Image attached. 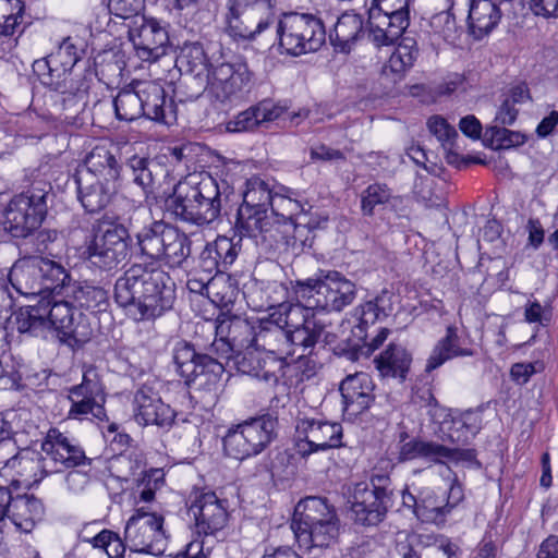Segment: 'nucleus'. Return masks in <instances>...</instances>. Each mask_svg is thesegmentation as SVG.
<instances>
[{
    "instance_id": "1",
    "label": "nucleus",
    "mask_w": 558,
    "mask_h": 558,
    "mask_svg": "<svg viewBox=\"0 0 558 558\" xmlns=\"http://www.w3.org/2000/svg\"><path fill=\"white\" fill-rule=\"evenodd\" d=\"M113 296L134 320H154L172 308L175 283L160 267L134 264L117 279Z\"/></svg>"
},
{
    "instance_id": "2",
    "label": "nucleus",
    "mask_w": 558,
    "mask_h": 558,
    "mask_svg": "<svg viewBox=\"0 0 558 558\" xmlns=\"http://www.w3.org/2000/svg\"><path fill=\"white\" fill-rule=\"evenodd\" d=\"M322 330L315 329L308 310L294 303L279 304L267 318L257 319L254 350L276 354L293 347L301 349L300 357L312 354ZM290 353V351H287Z\"/></svg>"
},
{
    "instance_id": "3",
    "label": "nucleus",
    "mask_w": 558,
    "mask_h": 558,
    "mask_svg": "<svg viewBox=\"0 0 558 558\" xmlns=\"http://www.w3.org/2000/svg\"><path fill=\"white\" fill-rule=\"evenodd\" d=\"M221 196L220 185L210 174L192 173L174 185L166 209L181 221L207 226L220 216Z\"/></svg>"
},
{
    "instance_id": "4",
    "label": "nucleus",
    "mask_w": 558,
    "mask_h": 558,
    "mask_svg": "<svg viewBox=\"0 0 558 558\" xmlns=\"http://www.w3.org/2000/svg\"><path fill=\"white\" fill-rule=\"evenodd\" d=\"M295 304L308 310L340 312L349 306L356 296L355 283L336 270H319L315 278L298 280L293 287Z\"/></svg>"
},
{
    "instance_id": "5",
    "label": "nucleus",
    "mask_w": 558,
    "mask_h": 558,
    "mask_svg": "<svg viewBox=\"0 0 558 558\" xmlns=\"http://www.w3.org/2000/svg\"><path fill=\"white\" fill-rule=\"evenodd\" d=\"M395 489L388 474L373 473L369 482L356 483L348 504L355 523L363 526H377L392 507Z\"/></svg>"
},
{
    "instance_id": "6",
    "label": "nucleus",
    "mask_w": 558,
    "mask_h": 558,
    "mask_svg": "<svg viewBox=\"0 0 558 558\" xmlns=\"http://www.w3.org/2000/svg\"><path fill=\"white\" fill-rule=\"evenodd\" d=\"M50 192V183L36 181L26 191L13 196L4 210V229L13 238L31 235L47 215Z\"/></svg>"
},
{
    "instance_id": "7",
    "label": "nucleus",
    "mask_w": 558,
    "mask_h": 558,
    "mask_svg": "<svg viewBox=\"0 0 558 558\" xmlns=\"http://www.w3.org/2000/svg\"><path fill=\"white\" fill-rule=\"evenodd\" d=\"M277 36L282 52L299 57L317 51L325 44L326 31L315 15L291 12L278 21Z\"/></svg>"
},
{
    "instance_id": "8",
    "label": "nucleus",
    "mask_w": 558,
    "mask_h": 558,
    "mask_svg": "<svg viewBox=\"0 0 558 558\" xmlns=\"http://www.w3.org/2000/svg\"><path fill=\"white\" fill-rule=\"evenodd\" d=\"M173 362L179 375L195 390L215 397L220 388L225 367L221 362L195 351L186 341H178L173 348Z\"/></svg>"
},
{
    "instance_id": "9",
    "label": "nucleus",
    "mask_w": 558,
    "mask_h": 558,
    "mask_svg": "<svg viewBox=\"0 0 558 558\" xmlns=\"http://www.w3.org/2000/svg\"><path fill=\"white\" fill-rule=\"evenodd\" d=\"M226 32L235 40H251L275 21L272 0H228Z\"/></svg>"
},
{
    "instance_id": "10",
    "label": "nucleus",
    "mask_w": 558,
    "mask_h": 558,
    "mask_svg": "<svg viewBox=\"0 0 558 558\" xmlns=\"http://www.w3.org/2000/svg\"><path fill=\"white\" fill-rule=\"evenodd\" d=\"M277 424L272 416L263 415L230 428L223 437L226 454L236 460L259 454L274 439Z\"/></svg>"
},
{
    "instance_id": "11",
    "label": "nucleus",
    "mask_w": 558,
    "mask_h": 558,
    "mask_svg": "<svg viewBox=\"0 0 558 558\" xmlns=\"http://www.w3.org/2000/svg\"><path fill=\"white\" fill-rule=\"evenodd\" d=\"M165 519L156 512L138 508L124 526L126 548L138 554L159 556L165 553L168 535L163 529Z\"/></svg>"
},
{
    "instance_id": "12",
    "label": "nucleus",
    "mask_w": 558,
    "mask_h": 558,
    "mask_svg": "<svg viewBox=\"0 0 558 558\" xmlns=\"http://www.w3.org/2000/svg\"><path fill=\"white\" fill-rule=\"evenodd\" d=\"M68 400L71 405L68 418L104 420L106 417V391L101 376L94 365L83 366L82 381L68 389Z\"/></svg>"
},
{
    "instance_id": "13",
    "label": "nucleus",
    "mask_w": 558,
    "mask_h": 558,
    "mask_svg": "<svg viewBox=\"0 0 558 558\" xmlns=\"http://www.w3.org/2000/svg\"><path fill=\"white\" fill-rule=\"evenodd\" d=\"M251 81L252 73L246 62L219 58L214 61L202 84L210 97L223 104L240 98Z\"/></svg>"
},
{
    "instance_id": "14",
    "label": "nucleus",
    "mask_w": 558,
    "mask_h": 558,
    "mask_svg": "<svg viewBox=\"0 0 558 558\" xmlns=\"http://www.w3.org/2000/svg\"><path fill=\"white\" fill-rule=\"evenodd\" d=\"M228 508V500L219 498L214 492L203 493L192 502L190 511L195 520V531L198 536H202L196 539L206 542L205 549L210 546L211 550L216 542L226 538L229 522Z\"/></svg>"
},
{
    "instance_id": "15",
    "label": "nucleus",
    "mask_w": 558,
    "mask_h": 558,
    "mask_svg": "<svg viewBox=\"0 0 558 558\" xmlns=\"http://www.w3.org/2000/svg\"><path fill=\"white\" fill-rule=\"evenodd\" d=\"M257 319H247L229 312H220L216 318V338L213 348L221 356L233 359L236 354L254 349Z\"/></svg>"
},
{
    "instance_id": "16",
    "label": "nucleus",
    "mask_w": 558,
    "mask_h": 558,
    "mask_svg": "<svg viewBox=\"0 0 558 558\" xmlns=\"http://www.w3.org/2000/svg\"><path fill=\"white\" fill-rule=\"evenodd\" d=\"M128 229L123 225H110L99 229L86 242L84 255L92 266L100 270H112L123 263L129 254Z\"/></svg>"
},
{
    "instance_id": "17",
    "label": "nucleus",
    "mask_w": 558,
    "mask_h": 558,
    "mask_svg": "<svg viewBox=\"0 0 558 558\" xmlns=\"http://www.w3.org/2000/svg\"><path fill=\"white\" fill-rule=\"evenodd\" d=\"M233 230L241 240L250 239L265 254L280 250L281 223L272 219L269 210L239 207Z\"/></svg>"
},
{
    "instance_id": "18",
    "label": "nucleus",
    "mask_w": 558,
    "mask_h": 558,
    "mask_svg": "<svg viewBox=\"0 0 558 558\" xmlns=\"http://www.w3.org/2000/svg\"><path fill=\"white\" fill-rule=\"evenodd\" d=\"M129 38L137 57L148 62L157 61L165 56L170 43L166 23L145 15L132 20Z\"/></svg>"
},
{
    "instance_id": "19",
    "label": "nucleus",
    "mask_w": 558,
    "mask_h": 558,
    "mask_svg": "<svg viewBox=\"0 0 558 558\" xmlns=\"http://www.w3.org/2000/svg\"><path fill=\"white\" fill-rule=\"evenodd\" d=\"M299 452L307 456L313 452L343 447V428L339 422L324 418L303 417L296 423Z\"/></svg>"
},
{
    "instance_id": "20",
    "label": "nucleus",
    "mask_w": 558,
    "mask_h": 558,
    "mask_svg": "<svg viewBox=\"0 0 558 558\" xmlns=\"http://www.w3.org/2000/svg\"><path fill=\"white\" fill-rule=\"evenodd\" d=\"M416 459L435 464L472 463L476 460V451L471 448H450L436 441L413 437L400 445L398 460L407 462Z\"/></svg>"
},
{
    "instance_id": "21",
    "label": "nucleus",
    "mask_w": 558,
    "mask_h": 558,
    "mask_svg": "<svg viewBox=\"0 0 558 558\" xmlns=\"http://www.w3.org/2000/svg\"><path fill=\"white\" fill-rule=\"evenodd\" d=\"M43 471L47 474L48 461L57 468H85L90 466L92 459L87 458L78 441L57 428H50L41 444Z\"/></svg>"
},
{
    "instance_id": "22",
    "label": "nucleus",
    "mask_w": 558,
    "mask_h": 558,
    "mask_svg": "<svg viewBox=\"0 0 558 558\" xmlns=\"http://www.w3.org/2000/svg\"><path fill=\"white\" fill-rule=\"evenodd\" d=\"M409 25V10L368 11V39L376 47L395 45L398 39L408 36L405 32Z\"/></svg>"
},
{
    "instance_id": "23",
    "label": "nucleus",
    "mask_w": 558,
    "mask_h": 558,
    "mask_svg": "<svg viewBox=\"0 0 558 558\" xmlns=\"http://www.w3.org/2000/svg\"><path fill=\"white\" fill-rule=\"evenodd\" d=\"M234 364L242 374L276 386L287 367L282 356L259 350H248L234 356Z\"/></svg>"
},
{
    "instance_id": "24",
    "label": "nucleus",
    "mask_w": 558,
    "mask_h": 558,
    "mask_svg": "<svg viewBox=\"0 0 558 558\" xmlns=\"http://www.w3.org/2000/svg\"><path fill=\"white\" fill-rule=\"evenodd\" d=\"M133 413L136 423L143 426L155 425L169 429L175 420L177 413L166 404L151 388L141 387L133 399Z\"/></svg>"
},
{
    "instance_id": "25",
    "label": "nucleus",
    "mask_w": 558,
    "mask_h": 558,
    "mask_svg": "<svg viewBox=\"0 0 558 558\" xmlns=\"http://www.w3.org/2000/svg\"><path fill=\"white\" fill-rule=\"evenodd\" d=\"M374 383L364 372L348 375L340 384L343 414L350 420L355 418L371 408L375 401Z\"/></svg>"
},
{
    "instance_id": "26",
    "label": "nucleus",
    "mask_w": 558,
    "mask_h": 558,
    "mask_svg": "<svg viewBox=\"0 0 558 558\" xmlns=\"http://www.w3.org/2000/svg\"><path fill=\"white\" fill-rule=\"evenodd\" d=\"M513 1L501 3L500 0H469L468 29L476 40L490 34L499 24L506 5Z\"/></svg>"
},
{
    "instance_id": "27",
    "label": "nucleus",
    "mask_w": 558,
    "mask_h": 558,
    "mask_svg": "<svg viewBox=\"0 0 558 558\" xmlns=\"http://www.w3.org/2000/svg\"><path fill=\"white\" fill-rule=\"evenodd\" d=\"M124 168L126 181L138 189V197L147 201L154 195L161 170L160 165L155 159L145 155L133 154L125 158Z\"/></svg>"
},
{
    "instance_id": "28",
    "label": "nucleus",
    "mask_w": 558,
    "mask_h": 558,
    "mask_svg": "<svg viewBox=\"0 0 558 558\" xmlns=\"http://www.w3.org/2000/svg\"><path fill=\"white\" fill-rule=\"evenodd\" d=\"M118 149L112 144L96 145L84 159V169L76 172H89L93 178L105 182L117 181L122 173L123 165L118 160Z\"/></svg>"
},
{
    "instance_id": "29",
    "label": "nucleus",
    "mask_w": 558,
    "mask_h": 558,
    "mask_svg": "<svg viewBox=\"0 0 558 558\" xmlns=\"http://www.w3.org/2000/svg\"><path fill=\"white\" fill-rule=\"evenodd\" d=\"M99 527L97 521L84 524L78 533L80 541L105 558H123L126 550L124 537L116 531Z\"/></svg>"
},
{
    "instance_id": "30",
    "label": "nucleus",
    "mask_w": 558,
    "mask_h": 558,
    "mask_svg": "<svg viewBox=\"0 0 558 558\" xmlns=\"http://www.w3.org/2000/svg\"><path fill=\"white\" fill-rule=\"evenodd\" d=\"M458 550V546L448 538L425 534L398 545L402 558H457Z\"/></svg>"
},
{
    "instance_id": "31",
    "label": "nucleus",
    "mask_w": 558,
    "mask_h": 558,
    "mask_svg": "<svg viewBox=\"0 0 558 558\" xmlns=\"http://www.w3.org/2000/svg\"><path fill=\"white\" fill-rule=\"evenodd\" d=\"M482 421V412L478 410L449 413L440 424V429L445 434L442 440L465 445L478 434Z\"/></svg>"
},
{
    "instance_id": "32",
    "label": "nucleus",
    "mask_w": 558,
    "mask_h": 558,
    "mask_svg": "<svg viewBox=\"0 0 558 558\" xmlns=\"http://www.w3.org/2000/svg\"><path fill=\"white\" fill-rule=\"evenodd\" d=\"M77 199L88 214L104 210L112 198V191L102 180L93 178L89 172H76L74 175Z\"/></svg>"
},
{
    "instance_id": "33",
    "label": "nucleus",
    "mask_w": 558,
    "mask_h": 558,
    "mask_svg": "<svg viewBox=\"0 0 558 558\" xmlns=\"http://www.w3.org/2000/svg\"><path fill=\"white\" fill-rule=\"evenodd\" d=\"M140 92L143 117L168 125L175 121V106L172 100L167 98L161 85L151 82L145 83Z\"/></svg>"
},
{
    "instance_id": "34",
    "label": "nucleus",
    "mask_w": 558,
    "mask_h": 558,
    "mask_svg": "<svg viewBox=\"0 0 558 558\" xmlns=\"http://www.w3.org/2000/svg\"><path fill=\"white\" fill-rule=\"evenodd\" d=\"M45 514L43 501L34 495L15 494L12 490L9 519L15 527L29 533L40 522Z\"/></svg>"
},
{
    "instance_id": "35",
    "label": "nucleus",
    "mask_w": 558,
    "mask_h": 558,
    "mask_svg": "<svg viewBox=\"0 0 558 558\" xmlns=\"http://www.w3.org/2000/svg\"><path fill=\"white\" fill-rule=\"evenodd\" d=\"M80 40L76 37L68 36L59 44L57 50L44 60L37 61L38 68L48 69L49 80L61 78L66 75L81 59L83 52Z\"/></svg>"
},
{
    "instance_id": "36",
    "label": "nucleus",
    "mask_w": 558,
    "mask_h": 558,
    "mask_svg": "<svg viewBox=\"0 0 558 558\" xmlns=\"http://www.w3.org/2000/svg\"><path fill=\"white\" fill-rule=\"evenodd\" d=\"M286 109L270 100H263L255 106L238 113L227 123L229 132H247L257 126L279 119Z\"/></svg>"
},
{
    "instance_id": "37",
    "label": "nucleus",
    "mask_w": 558,
    "mask_h": 558,
    "mask_svg": "<svg viewBox=\"0 0 558 558\" xmlns=\"http://www.w3.org/2000/svg\"><path fill=\"white\" fill-rule=\"evenodd\" d=\"M327 521H339L333 506L329 505L326 498L312 496L300 501L295 507L291 529L324 524Z\"/></svg>"
},
{
    "instance_id": "38",
    "label": "nucleus",
    "mask_w": 558,
    "mask_h": 558,
    "mask_svg": "<svg viewBox=\"0 0 558 558\" xmlns=\"http://www.w3.org/2000/svg\"><path fill=\"white\" fill-rule=\"evenodd\" d=\"M327 218H324L317 223H313L306 219V216H298L296 220L284 223L281 228L280 234V248L284 251H291L292 254L298 255L304 251L306 246L312 245V230L322 228V223L325 225Z\"/></svg>"
},
{
    "instance_id": "39",
    "label": "nucleus",
    "mask_w": 558,
    "mask_h": 558,
    "mask_svg": "<svg viewBox=\"0 0 558 558\" xmlns=\"http://www.w3.org/2000/svg\"><path fill=\"white\" fill-rule=\"evenodd\" d=\"M363 34L364 22L362 15L345 12L338 17L329 38L336 50L348 53Z\"/></svg>"
},
{
    "instance_id": "40",
    "label": "nucleus",
    "mask_w": 558,
    "mask_h": 558,
    "mask_svg": "<svg viewBox=\"0 0 558 558\" xmlns=\"http://www.w3.org/2000/svg\"><path fill=\"white\" fill-rule=\"evenodd\" d=\"M12 288L24 296H46L41 284L38 259L14 265L9 272Z\"/></svg>"
},
{
    "instance_id": "41",
    "label": "nucleus",
    "mask_w": 558,
    "mask_h": 558,
    "mask_svg": "<svg viewBox=\"0 0 558 558\" xmlns=\"http://www.w3.org/2000/svg\"><path fill=\"white\" fill-rule=\"evenodd\" d=\"M301 548H328L332 546L339 535V521L313 524V526H298L292 529Z\"/></svg>"
},
{
    "instance_id": "42",
    "label": "nucleus",
    "mask_w": 558,
    "mask_h": 558,
    "mask_svg": "<svg viewBox=\"0 0 558 558\" xmlns=\"http://www.w3.org/2000/svg\"><path fill=\"white\" fill-rule=\"evenodd\" d=\"M420 50L416 40L411 36H404L391 53L383 68L385 75H391L393 81H399L413 68Z\"/></svg>"
},
{
    "instance_id": "43",
    "label": "nucleus",
    "mask_w": 558,
    "mask_h": 558,
    "mask_svg": "<svg viewBox=\"0 0 558 558\" xmlns=\"http://www.w3.org/2000/svg\"><path fill=\"white\" fill-rule=\"evenodd\" d=\"M412 362L411 354L400 344L390 343L375 357L374 363L383 377L405 379Z\"/></svg>"
},
{
    "instance_id": "44",
    "label": "nucleus",
    "mask_w": 558,
    "mask_h": 558,
    "mask_svg": "<svg viewBox=\"0 0 558 558\" xmlns=\"http://www.w3.org/2000/svg\"><path fill=\"white\" fill-rule=\"evenodd\" d=\"M61 325L57 331L58 339L61 343L71 349H78L87 343L94 333V328L89 317L81 310H77L72 316Z\"/></svg>"
},
{
    "instance_id": "45",
    "label": "nucleus",
    "mask_w": 558,
    "mask_h": 558,
    "mask_svg": "<svg viewBox=\"0 0 558 558\" xmlns=\"http://www.w3.org/2000/svg\"><path fill=\"white\" fill-rule=\"evenodd\" d=\"M60 78L48 80L45 84L50 85L53 89L63 95L62 102L64 107L72 106L76 102H82L83 106L86 104V98L90 88V74H80L72 76L71 72L66 75H62Z\"/></svg>"
},
{
    "instance_id": "46",
    "label": "nucleus",
    "mask_w": 558,
    "mask_h": 558,
    "mask_svg": "<svg viewBox=\"0 0 558 558\" xmlns=\"http://www.w3.org/2000/svg\"><path fill=\"white\" fill-rule=\"evenodd\" d=\"M215 60H210L201 43H185L177 58L180 70L192 74L203 83Z\"/></svg>"
},
{
    "instance_id": "47",
    "label": "nucleus",
    "mask_w": 558,
    "mask_h": 558,
    "mask_svg": "<svg viewBox=\"0 0 558 558\" xmlns=\"http://www.w3.org/2000/svg\"><path fill=\"white\" fill-rule=\"evenodd\" d=\"M25 13L23 0H0V41L8 50L16 45L14 34L19 31Z\"/></svg>"
},
{
    "instance_id": "48",
    "label": "nucleus",
    "mask_w": 558,
    "mask_h": 558,
    "mask_svg": "<svg viewBox=\"0 0 558 558\" xmlns=\"http://www.w3.org/2000/svg\"><path fill=\"white\" fill-rule=\"evenodd\" d=\"M171 226L163 221H153L136 234L137 245L143 256L159 260Z\"/></svg>"
},
{
    "instance_id": "49",
    "label": "nucleus",
    "mask_w": 558,
    "mask_h": 558,
    "mask_svg": "<svg viewBox=\"0 0 558 558\" xmlns=\"http://www.w3.org/2000/svg\"><path fill=\"white\" fill-rule=\"evenodd\" d=\"M66 295L81 308L92 312L106 311L109 304L108 291L86 281L73 283Z\"/></svg>"
},
{
    "instance_id": "50",
    "label": "nucleus",
    "mask_w": 558,
    "mask_h": 558,
    "mask_svg": "<svg viewBox=\"0 0 558 558\" xmlns=\"http://www.w3.org/2000/svg\"><path fill=\"white\" fill-rule=\"evenodd\" d=\"M38 265L45 295L60 294L63 290L69 292L72 286L71 277L61 264L47 258H38Z\"/></svg>"
},
{
    "instance_id": "51",
    "label": "nucleus",
    "mask_w": 558,
    "mask_h": 558,
    "mask_svg": "<svg viewBox=\"0 0 558 558\" xmlns=\"http://www.w3.org/2000/svg\"><path fill=\"white\" fill-rule=\"evenodd\" d=\"M39 460L29 456L28 451H19L15 441L9 436L0 438V464L15 470L20 476H27V472L39 468Z\"/></svg>"
},
{
    "instance_id": "52",
    "label": "nucleus",
    "mask_w": 558,
    "mask_h": 558,
    "mask_svg": "<svg viewBox=\"0 0 558 558\" xmlns=\"http://www.w3.org/2000/svg\"><path fill=\"white\" fill-rule=\"evenodd\" d=\"M159 262L171 268L181 267L191 254V240L179 229L171 226Z\"/></svg>"
},
{
    "instance_id": "53",
    "label": "nucleus",
    "mask_w": 558,
    "mask_h": 558,
    "mask_svg": "<svg viewBox=\"0 0 558 558\" xmlns=\"http://www.w3.org/2000/svg\"><path fill=\"white\" fill-rule=\"evenodd\" d=\"M14 325L20 333L38 336L44 331L47 328V322L43 300L39 299L36 304L21 307L14 314Z\"/></svg>"
},
{
    "instance_id": "54",
    "label": "nucleus",
    "mask_w": 558,
    "mask_h": 558,
    "mask_svg": "<svg viewBox=\"0 0 558 558\" xmlns=\"http://www.w3.org/2000/svg\"><path fill=\"white\" fill-rule=\"evenodd\" d=\"M449 513L444 499H440L432 489H424L418 495V507L416 518L425 523L440 525Z\"/></svg>"
},
{
    "instance_id": "55",
    "label": "nucleus",
    "mask_w": 558,
    "mask_h": 558,
    "mask_svg": "<svg viewBox=\"0 0 558 558\" xmlns=\"http://www.w3.org/2000/svg\"><path fill=\"white\" fill-rule=\"evenodd\" d=\"M245 185L240 207L269 210L277 190L270 187L269 183L258 177L248 179Z\"/></svg>"
},
{
    "instance_id": "56",
    "label": "nucleus",
    "mask_w": 558,
    "mask_h": 558,
    "mask_svg": "<svg viewBox=\"0 0 558 558\" xmlns=\"http://www.w3.org/2000/svg\"><path fill=\"white\" fill-rule=\"evenodd\" d=\"M384 296H377L367 301L355 308L359 324L352 328V333L356 339H365L368 337L367 327L374 325L381 316H386V312L381 303Z\"/></svg>"
},
{
    "instance_id": "57",
    "label": "nucleus",
    "mask_w": 558,
    "mask_h": 558,
    "mask_svg": "<svg viewBox=\"0 0 558 558\" xmlns=\"http://www.w3.org/2000/svg\"><path fill=\"white\" fill-rule=\"evenodd\" d=\"M399 196L392 194L391 189L386 183L369 184L361 195V210L364 216L372 217L378 206H384L396 201Z\"/></svg>"
},
{
    "instance_id": "58",
    "label": "nucleus",
    "mask_w": 558,
    "mask_h": 558,
    "mask_svg": "<svg viewBox=\"0 0 558 558\" xmlns=\"http://www.w3.org/2000/svg\"><path fill=\"white\" fill-rule=\"evenodd\" d=\"M116 117L121 121L131 122L143 117L141 92L122 89L113 99Z\"/></svg>"
},
{
    "instance_id": "59",
    "label": "nucleus",
    "mask_w": 558,
    "mask_h": 558,
    "mask_svg": "<svg viewBox=\"0 0 558 558\" xmlns=\"http://www.w3.org/2000/svg\"><path fill=\"white\" fill-rule=\"evenodd\" d=\"M282 192L288 191L284 187H280L279 191H276L269 207L270 216L275 221L280 220L281 228L284 223H290L296 220L295 217L302 210V206L296 199Z\"/></svg>"
},
{
    "instance_id": "60",
    "label": "nucleus",
    "mask_w": 558,
    "mask_h": 558,
    "mask_svg": "<svg viewBox=\"0 0 558 558\" xmlns=\"http://www.w3.org/2000/svg\"><path fill=\"white\" fill-rule=\"evenodd\" d=\"M41 300L45 307L47 327L52 326L57 331L70 318L69 316H72L77 311L70 302L57 300L54 295L43 296Z\"/></svg>"
},
{
    "instance_id": "61",
    "label": "nucleus",
    "mask_w": 558,
    "mask_h": 558,
    "mask_svg": "<svg viewBox=\"0 0 558 558\" xmlns=\"http://www.w3.org/2000/svg\"><path fill=\"white\" fill-rule=\"evenodd\" d=\"M389 335L390 330L388 328H380L371 341H367V338L357 339L356 342L349 343L348 348L335 347V351L338 350L339 353L344 354L351 361H357L361 355L368 356L381 347Z\"/></svg>"
},
{
    "instance_id": "62",
    "label": "nucleus",
    "mask_w": 558,
    "mask_h": 558,
    "mask_svg": "<svg viewBox=\"0 0 558 558\" xmlns=\"http://www.w3.org/2000/svg\"><path fill=\"white\" fill-rule=\"evenodd\" d=\"M241 242L242 240L234 233L231 238L218 235L214 242L208 243L225 271L235 262L242 248Z\"/></svg>"
},
{
    "instance_id": "63",
    "label": "nucleus",
    "mask_w": 558,
    "mask_h": 558,
    "mask_svg": "<svg viewBox=\"0 0 558 558\" xmlns=\"http://www.w3.org/2000/svg\"><path fill=\"white\" fill-rule=\"evenodd\" d=\"M430 26L435 35L451 45H454L461 36V29L457 25L456 17L449 11H442L434 15L430 20Z\"/></svg>"
},
{
    "instance_id": "64",
    "label": "nucleus",
    "mask_w": 558,
    "mask_h": 558,
    "mask_svg": "<svg viewBox=\"0 0 558 558\" xmlns=\"http://www.w3.org/2000/svg\"><path fill=\"white\" fill-rule=\"evenodd\" d=\"M146 0H108V11L110 14L126 20H136L142 16Z\"/></svg>"
}]
</instances>
